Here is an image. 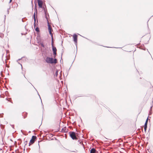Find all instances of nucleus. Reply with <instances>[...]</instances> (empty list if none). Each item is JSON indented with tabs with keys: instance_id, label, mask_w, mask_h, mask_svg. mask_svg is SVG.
<instances>
[{
	"instance_id": "25",
	"label": "nucleus",
	"mask_w": 153,
	"mask_h": 153,
	"mask_svg": "<svg viewBox=\"0 0 153 153\" xmlns=\"http://www.w3.org/2000/svg\"><path fill=\"white\" fill-rule=\"evenodd\" d=\"M36 13H37V9L36 8Z\"/></svg>"
},
{
	"instance_id": "22",
	"label": "nucleus",
	"mask_w": 153,
	"mask_h": 153,
	"mask_svg": "<svg viewBox=\"0 0 153 153\" xmlns=\"http://www.w3.org/2000/svg\"><path fill=\"white\" fill-rule=\"evenodd\" d=\"M19 59L17 60V62H18V61H19L20 60V59Z\"/></svg>"
},
{
	"instance_id": "3",
	"label": "nucleus",
	"mask_w": 153,
	"mask_h": 153,
	"mask_svg": "<svg viewBox=\"0 0 153 153\" xmlns=\"http://www.w3.org/2000/svg\"><path fill=\"white\" fill-rule=\"evenodd\" d=\"M70 136L73 140H76L77 139L75 135V134L74 132H70L69 133Z\"/></svg>"
},
{
	"instance_id": "12",
	"label": "nucleus",
	"mask_w": 153,
	"mask_h": 153,
	"mask_svg": "<svg viewBox=\"0 0 153 153\" xmlns=\"http://www.w3.org/2000/svg\"><path fill=\"white\" fill-rule=\"evenodd\" d=\"M4 36V35L3 33H0V37L3 38Z\"/></svg>"
},
{
	"instance_id": "21",
	"label": "nucleus",
	"mask_w": 153,
	"mask_h": 153,
	"mask_svg": "<svg viewBox=\"0 0 153 153\" xmlns=\"http://www.w3.org/2000/svg\"><path fill=\"white\" fill-rule=\"evenodd\" d=\"M65 102H66V103H67V99H65Z\"/></svg>"
},
{
	"instance_id": "11",
	"label": "nucleus",
	"mask_w": 153,
	"mask_h": 153,
	"mask_svg": "<svg viewBox=\"0 0 153 153\" xmlns=\"http://www.w3.org/2000/svg\"><path fill=\"white\" fill-rule=\"evenodd\" d=\"M58 71L56 70V71L55 72V74L54 75L55 76H57V75H58Z\"/></svg>"
},
{
	"instance_id": "14",
	"label": "nucleus",
	"mask_w": 153,
	"mask_h": 153,
	"mask_svg": "<svg viewBox=\"0 0 153 153\" xmlns=\"http://www.w3.org/2000/svg\"><path fill=\"white\" fill-rule=\"evenodd\" d=\"M41 44V46L43 47V48H45V45L43 44V43H41L40 44Z\"/></svg>"
},
{
	"instance_id": "6",
	"label": "nucleus",
	"mask_w": 153,
	"mask_h": 153,
	"mask_svg": "<svg viewBox=\"0 0 153 153\" xmlns=\"http://www.w3.org/2000/svg\"><path fill=\"white\" fill-rule=\"evenodd\" d=\"M48 29L49 31V33L51 35V37H52V40H53V35L51 33V30H52V28L50 26V25L48 23Z\"/></svg>"
},
{
	"instance_id": "8",
	"label": "nucleus",
	"mask_w": 153,
	"mask_h": 153,
	"mask_svg": "<svg viewBox=\"0 0 153 153\" xmlns=\"http://www.w3.org/2000/svg\"><path fill=\"white\" fill-rule=\"evenodd\" d=\"M148 121V118L147 119V120L146 121V122L145 123V125H144V129L145 131H146V128H147V124Z\"/></svg>"
},
{
	"instance_id": "10",
	"label": "nucleus",
	"mask_w": 153,
	"mask_h": 153,
	"mask_svg": "<svg viewBox=\"0 0 153 153\" xmlns=\"http://www.w3.org/2000/svg\"><path fill=\"white\" fill-rule=\"evenodd\" d=\"M96 152V150L94 149H92L90 151V153H95Z\"/></svg>"
},
{
	"instance_id": "24",
	"label": "nucleus",
	"mask_w": 153,
	"mask_h": 153,
	"mask_svg": "<svg viewBox=\"0 0 153 153\" xmlns=\"http://www.w3.org/2000/svg\"><path fill=\"white\" fill-rule=\"evenodd\" d=\"M12 1V0H10L9 3H10Z\"/></svg>"
},
{
	"instance_id": "23",
	"label": "nucleus",
	"mask_w": 153,
	"mask_h": 153,
	"mask_svg": "<svg viewBox=\"0 0 153 153\" xmlns=\"http://www.w3.org/2000/svg\"><path fill=\"white\" fill-rule=\"evenodd\" d=\"M2 117V115L1 114H0V117Z\"/></svg>"
},
{
	"instance_id": "13",
	"label": "nucleus",
	"mask_w": 153,
	"mask_h": 153,
	"mask_svg": "<svg viewBox=\"0 0 153 153\" xmlns=\"http://www.w3.org/2000/svg\"><path fill=\"white\" fill-rule=\"evenodd\" d=\"M35 30L37 32H39V28L38 27H36L35 29Z\"/></svg>"
},
{
	"instance_id": "26",
	"label": "nucleus",
	"mask_w": 153,
	"mask_h": 153,
	"mask_svg": "<svg viewBox=\"0 0 153 153\" xmlns=\"http://www.w3.org/2000/svg\"><path fill=\"white\" fill-rule=\"evenodd\" d=\"M23 75H24V76L25 77V78H26V77H25V74H23Z\"/></svg>"
},
{
	"instance_id": "20",
	"label": "nucleus",
	"mask_w": 153,
	"mask_h": 153,
	"mask_svg": "<svg viewBox=\"0 0 153 153\" xmlns=\"http://www.w3.org/2000/svg\"><path fill=\"white\" fill-rule=\"evenodd\" d=\"M11 126L13 128H14V126L13 125H12Z\"/></svg>"
},
{
	"instance_id": "17",
	"label": "nucleus",
	"mask_w": 153,
	"mask_h": 153,
	"mask_svg": "<svg viewBox=\"0 0 153 153\" xmlns=\"http://www.w3.org/2000/svg\"><path fill=\"white\" fill-rule=\"evenodd\" d=\"M27 141H25V142L24 144H25V145H26L27 144Z\"/></svg>"
},
{
	"instance_id": "18",
	"label": "nucleus",
	"mask_w": 153,
	"mask_h": 153,
	"mask_svg": "<svg viewBox=\"0 0 153 153\" xmlns=\"http://www.w3.org/2000/svg\"><path fill=\"white\" fill-rule=\"evenodd\" d=\"M65 138H67V134H65Z\"/></svg>"
},
{
	"instance_id": "4",
	"label": "nucleus",
	"mask_w": 153,
	"mask_h": 153,
	"mask_svg": "<svg viewBox=\"0 0 153 153\" xmlns=\"http://www.w3.org/2000/svg\"><path fill=\"white\" fill-rule=\"evenodd\" d=\"M36 138V137L35 136H33L31 139L30 140L29 143V146H30L31 144H32L34 143L35 140Z\"/></svg>"
},
{
	"instance_id": "2",
	"label": "nucleus",
	"mask_w": 153,
	"mask_h": 153,
	"mask_svg": "<svg viewBox=\"0 0 153 153\" xmlns=\"http://www.w3.org/2000/svg\"><path fill=\"white\" fill-rule=\"evenodd\" d=\"M51 45L52 46V50L53 51V53L54 55V57L55 58L56 55L57 49L53 45V40H52Z\"/></svg>"
},
{
	"instance_id": "7",
	"label": "nucleus",
	"mask_w": 153,
	"mask_h": 153,
	"mask_svg": "<svg viewBox=\"0 0 153 153\" xmlns=\"http://www.w3.org/2000/svg\"><path fill=\"white\" fill-rule=\"evenodd\" d=\"M74 41L76 44L77 42V36L76 34H74L73 36Z\"/></svg>"
},
{
	"instance_id": "27",
	"label": "nucleus",
	"mask_w": 153,
	"mask_h": 153,
	"mask_svg": "<svg viewBox=\"0 0 153 153\" xmlns=\"http://www.w3.org/2000/svg\"><path fill=\"white\" fill-rule=\"evenodd\" d=\"M7 12H8V13L9 12L8 9L7 10Z\"/></svg>"
},
{
	"instance_id": "16",
	"label": "nucleus",
	"mask_w": 153,
	"mask_h": 153,
	"mask_svg": "<svg viewBox=\"0 0 153 153\" xmlns=\"http://www.w3.org/2000/svg\"><path fill=\"white\" fill-rule=\"evenodd\" d=\"M18 64H20V65H21V68H22H22H22V64H20L19 62H18Z\"/></svg>"
},
{
	"instance_id": "5",
	"label": "nucleus",
	"mask_w": 153,
	"mask_h": 153,
	"mask_svg": "<svg viewBox=\"0 0 153 153\" xmlns=\"http://www.w3.org/2000/svg\"><path fill=\"white\" fill-rule=\"evenodd\" d=\"M38 6L40 8H42V6L43 2L41 0H37Z\"/></svg>"
},
{
	"instance_id": "19",
	"label": "nucleus",
	"mask_w": 153,
	"mask_h": 153,
	"mask_svg": "<svg viewBox=\"0 0 153 153\" xmlns=\"http://www.w3.org/2000/svg\"><path fill=\"white\" fill-rule=\"evenodd\" d=\"M38 94H39L38 93ZM38 95H39V97H40V99H41V97H40V96L39 95V94H38ZM41 102H42V104L43 105V104H42V100H41Z\"/></svg>"
},
{
	"instance_id": "15",
	"label": "nucleus",
	"mask_w": 153,
	"mask_h": 153,
	"mask_svg": "<svg viewBox=\"0 0 153 153\" xmlns=\"http://www.w3.org/2000/svg\"><path fill=\"white\" fill-rule=\"evenodd\" d=\"M62 132H66L65 129L64 128L62 129Z\"/></svg>"
},
{
	"instance_id": "28",
	"label": "nucleus",
	"mask_w": 153,
	"mask_h": 153,
	"mask_svg": "<svg viewBox=\"0 0 153 153\" xmlns=\"http://www.w3.org/2000/svg\"><path fill=\"white\" fill-rule=\"evenodd\" d=\"M66 88H67V85L66 86Z\"/></svg>"
},
{
	"instance_id": "9",
	"label": "nucleus",
	"mask_w": 153,
	"mask_h": 153,
	"mask_svg": "<svg viewBox=\"0 0 153 153\" xmlns=\"http://www.w3.org/2000/svg\"><path fill=\"white\" fill-rule=\"evenodd\" d=\"M33 19L34 20V26L35 27L36 26V19L35 17V12L34 13L33 15Z\"/></svg>"
},
{
	"instance_id": "1",
	"label": "nucleus",
	"mask_w": 153,
	"mask_h": 153,
	"mask_svg": "<svg viewBox=\"0 0 153 153\" xmlns=\"http://www.w3.org/2000/svg\"><path fill=\"white\" fill-rule=\"evenodd\" d=\"M45 61L48 63L56 64L57 62V59H53L52 57H46Z\"/></svg>"
}]
</instances>
